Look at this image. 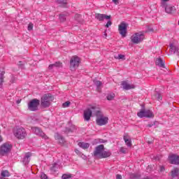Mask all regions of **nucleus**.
Segmentation results:
<instances>
[{"mask_svg": "<svg viewBox=\"0 0 179 179\" xmlns=\"http://www.w3.org/2000/svg\"><path fill=\"white\" fill-rule=\"evenodd\" d=\"M104 145L101 144L95 148L94 151V156H97L99 159H107L111 156V152L110 150H104Z\"/></svg>", "mask_w": 179, "mask_h": 179, "instance_id": "nucleus-1", "label": "nucleus"}, {"mask_svg": "<svg viewBox=\"0 0 179 179\" xmlns=\"http://www.w3.org/2000/svg\"><path fill=\"white\" fill-rule=\"evenodd\" d=\"M52 100H54V97L50 94H45L41 97V104L42 107L47 108V107L51 106V101H52Z\"/></svg>", "mask_w": 179, "mask_h": 179, "instance_id": "nucleus-2", "label": "nucleus"}, {"mask_svg": "<svg viewBox=\"0 0 179 179\" xmlns=\"http://www.w3.org/2000/svg\"><path fill=\"white\" fill-rule=\"evenodd\" d=\"M144 38L145 34L141 31L136 33L133 36H131V41L134 43V44H139V43H142V41H143Z\"/></svg>", "mask_w": 179, "mask_h": 179, "instance_id": "nucleus-3", "label": "nucleus"}, {"mask_svg": "<svg viewBox=\"0 0 179 179\" xmlns=\"http://www.w3.org/2000/svg\"><path fill=\"white\" fill-rule=\"evenodd\" d=\"M14 136L17 139H24L27 136L26 129L23 127H19L14 131Z\"/></svg>", "mask_w": 179, "mask_h": 179, "instance_id": "nucleus-4", "label": "nucleus"}, {"mask_svg": "<svg viewBox=\"0 0 179 179\" xmlns=\"http://www.w3.org/2000/svg\"><path fill=\"white\" fill-rule=\"evenodd\" d=\"M12 148H13V145H12V144H9L8 143H3L0 148L1 156H5V155H8V153H10Z\"/></svg>", "mask_w": 179, "mask_h": 179, "instance_id": "nucleus-5", "label": "nucleus"}, {"mask_svg": "<svg viewBox=\"0 0 179 179\" xmlns=\"http://www.w3.org/2000/svg\"><path fill=\"white\" fill-rule=\"evenodd\" d=\"M38 106H40V100L37 99H31L28 103V110L29 111H37Z\"/></svg>", "mask_w": 179, "mask_h": 179, "instance_id": "nucleus-6", "label": "nucleus"}, {"mask_svg": "<svg viewBox=\"0 0 179 179\" xmlns=\"http://www.w3.org/2000/svg\"><path fill=\"white\" fill-rule=\"evenodd\" d=\"M80 59L78 57H73L70 60V69L72 71H76V69L79 66Z\"/></svg>", "mask_w": 179, "mask_h": 179, "instance_id": "nucleus-7", "label": "nucleus"}, {"mask_svg": "<svg viewBox=\"0 0 179 179\" xmlns=\"http://www.w3.org/2000/svg\"><path fill=\"white\" fill-rule=\"evenodd\" d=\"M118 30L122 37H127V33L128 31V24L122 22L118 26Z\"/></svg>", "mask_w": 179, "mask_h": 179, "instance_id": "nucleus-8", "label": "nucleus"}, {"mask_svg": "<svg viewBox=\"0 0 179 179\" xmlns=\"http://www.w3.org/2000/svg\"><path fill=\"white\" fill-rule=\"evenodd\" d=\"M94 110H97V107L92 106L90 108H87L84 111V120L85 121H90V117H92V114L96 111Z\"/></svg>", "mask_w": 179, "mask_h": 179, "instance_id": "nucleus-9", "label": "nucleus"}, {"mask_svg": "<svg viewBox=\"0 0 179 179\" xmlns=\"http://www.w3.org/2000/svg\"><path fill=\"white\" fill-rule=\"evenodd\" d=\"M31 131L35 134V135H38V136H41L43 139L47 140L48 139V136L42 131L41 129L38 127H31Z\"/></svg>", "mask_w": 179, "mask_h": 179, "instance_id": "nucleus-10", "label": "nucleus"}, {"mask_svg": "<svg viewBox=\"0 0 179 179\" xmlns=\"http://www.w3.org/2000/svg\"><path fill=\"white\" fill-rule=\"evenodd\" d=\"M169 160L171 164H179V156L176 154H172L169 156Z\"/></svg>", "mask_w": 179, "mask_h": 179, "instance_id": "nucleus-11", "label": "nucleus"}, {"mask_svg": "<svg viewBox=\"0 0 179 179\" xmlns=\"http://www.w3.org/2000/svg\"><path fill=\"white\" fill-rule=\"evenodd\" d=\"M96 122L97 125L99 127H102V125H106L108 122V117H102L96 119Z\"/></svg>", "mask_w": 179, "mask_h": 179, "instance_id": "nucleus-12", "label": "nucleus"}, {"mask_svg": "<svg viewBox=\"0 0 179 179\" xmlns=\"http://www.w3.org/2000/svg\"><path fill=\"white\" fill-rule=\"evenodd\" d=\"M95 18L97 19L99 22H103L104 19L106 20H110L111 19V15H107L106 14H100V13H96L95 14Z\"/></svg>", "mask_w": 179, "mask_h": 179, "instance_id": "nucleus-13", "label": "nucleus"}, {"mask_svg": "<svg viewBox=\"0 0 179 179\" xmlns=\"http://www.w3.org/2000/svg\"><path fill=\"white\" fill-rule=\"evenodd\" d=\"M55 140L59 142V145H64V143H65V138L61 134L55 133Z\"/></svg>", "mask_w": 179, "mask_h": 179, "instance_id": "nucleus-14", "label": "nucleus"}, {"mask_svg": "<svg viewBox=\"0 0 179 179\" xmlns=\"http://www.w3.org/2000/svg\"><path fill=\"white\" fill-rule=\"evenodd\" d=\"M30 157H31V152H27L22 159V163L24 166L29 164L30 162Z\"/></svg>", "mask_w": 179, "mask_h": 179, "instance_id": "nucleus-15", "label": "nucleus"}, {"mask_svg": "<svg viewBox=\"0 0 179 179\" xmlns=\"http://www.w3.org/2000/svg\"><path fill=\"white\" fill-rule=\"evenodd\" d=\"M179 176V168H173L171 171V179H176Z\"/></svg>", "mask_w": 179, "mask_h": 179, "instance_id": "nucleus-16", "label": "nucleus"}, {"mask_svg": "<svg viewBox=\"0 0 179 179\" xmlns=\"http://www.w3.org/2000/svg\"><path fill=\"white\" fill-rule=\"evenodd\" d=\"M122 85L123 86V89L124 90H131V89H135V85H130L129 83H127V81L122 82Z\"/></svg>", "mask_w": 179, "mask_h": 179, "instance_id": "nucleus-17", "label": "nucleus"}, {"mask_svg": "<svg viewBox=\"0 0 179 179\" xmlns=\"http://www.w3.org/2000/svg\"><path fill=\"white\" fill-rule=\"evenodd\" d=\"M155 65L159 66V68H166L164 65V62L162 57H159L155 61Z\"/></svg>", "mask_w": 179, "mask_h": 179, "instance_id": "nucleus-18", "label": "nucleus"}, {"mask_svg": "<svg viewBox=\"0 0 179 179\" xmlns=\"http://www.w3.org/2000/svg\"><path fill=\"white\" fill-rule=\"evenodd\" d=\"M169 47L171 48V51L172 52H173V54H176V55H178V57H179V48L176 46L174 45V44L171 43L169 45Z\"/></svg>", "mask_w": 179, "mask_h": 179, "instance_id": "nucleus-19", "label": "nucleus"}, {"mask_svg": "<svg viewBox=\"0 0 179 179\" xmlns=\"http://www.w3.org/2000/svg\"><path fill=\"white\" fill-rule=\"evenodd\" d=\"M123 139L127 146H128L129 148H131V146H132V141H131V138H129V136L124 135L123 137Z\"/></svg>", "mask_w": 179, "mask_h": 179, "instance_id": "nucleus-20", "label": "nucleus"}, {"mask_svg": "<svg viewBox=\"0 0 179 179\" xmlns=\"http://www.w3.org/2000/svg\"><path fill=\"white\" fill-rule=\"evenodd\" d=\"M165 11L166 13H174V12H176V7L173 6H166L165 7Z\"/></svg>", "mask_w": 179, "mask_h": 179, "instance_id": "nucleus-21", "label": "nucleus"}, {"mask_svg": "<svg viewBox=\"0 0 179 179\" xmlns=\"http://www.w3.org/2000/svg\"><path fill=\"white\" fill-rule=\"evenodd\" d=\"M53 68H62V62H57L55 64H50L48 66L49 69H52Z\"/></svg>", "mask_w": 179, "mask_h": 179, "instance_id": "nucleus-22", "label": "nucleus"}, {"mask_svg": "<svg viewBox=\"0 0 179 179\" xmlns=\"http://www.w3.org/2000/svg\"><path fill=\"white\" fill-rule=\"evenodd\" d=\"M56 2L60 5L62 8H66V5H68L67 0H56Z\"/></svg>", "mask_w": 179, "mask_h": 179, "instance_id": "nucleus-23", "label": "nucleus"}, {"mask_svg": "<svg viewBox=\"0 0 179 179\" xmlns=\"http://www.w3.org/2000/svg\"><path fill=\"white\" fill-rule=\"evenodd\" d=\"M163 99V97L162 96V94L159 92H155L152 96V100H158V101H160Z\"/></svg>", "mask_w": 179, "mask_h": 179, "instance_id": "nucleus-24", "label": "nucleus"}, {"mask_svg": "<svg viewBox=\"0 0 179 179\" xmlns=\"http://www.w3.org/2000/svg\"><path fill=\"white\" fill-rule=\"evenodd\" d=\"M94 114L96 115V118H101L104 117V115H103V112L99 110L97 108L96 110H94Z\"/></svg>", "mask_w": 179, "mask_h": 179, "instance_id": "nucleus-25", "label": "nucleus"}, {"mask_svg": "<svg viewBox=\"0 0 179 179\" xmlns=\"http://www.w3.org/2000/svg\"><path fill=\"white\" fill-rule=\"evenodd\" d=\"M78 146L82 149H89L90 144L85 142L78 143Z\"/></svg>", "mask_w": 179, "mask_h": 179, "instance_id": "nucleus-26", "label": "nucleus"}, {"mask_svg": "<svg viewBox=\"0 0 179 179\" xmlns=\"http://www.w3.org/2000/svg\"><path fill=\"white\" fill-rule=\"evenodd\" d=\"M144 114L146 118H152L154 117L153 113L150 110H144Z\"/></svg>", "mask_w": 179, "mask_h": 179, "instance_id": "nucleus-27", "label": "nucleus"}, {"mask_svg": "<svg viewBox=\"0 0 179 179\" xmlns=\"http://www.w3.org/2000/svg\"><path fill=\"white\" fill-rule=\"evenodd\" d=\"M94 85L96 86V89L98 92H100L101 86H103V83L100 80L94 81Z\"/></svg>", "mask_w": 179, "mask_h": 179, "instance_id": "nucleus-28", "label": "nucleus"}, {"mask_svg": "<svg viewBox=\"0 0 179 179\" xmlns=\"http://www.w3.org/2000/svg\"><path fill=\"white\" fill-rule=\"evenodd\" d=\"M3 79H5V71H1L0 73V86L2 87L3 85Z\"/></svg>", "mask_w": 179, "mask_h": 179, "instance_id": "nucleus-29", "label": "nucleus"}, {"mask_svg": "<svg viewBox=\"0 0 179 179\" xmlns=\"http://www.w3.org/2000/svg\"><path fill=\"white\" fill-rule=\"evenodd\" d=\"M1 177H9L10 176V173H9V171L8 170L2 171L1 173Z\"/></svg>", "mask_w": 179, "mask_h": 179, "instance_id": "nucleus-30", "label": "nucleus"}, {"mask_svg": "<svg viewBox=\"0 0 179 179\" xmlns=\"http://www.w3.org/2000/svg\"><path fill=\"white\" fill-rule=\"evenodd\" d=\"M137 115L139 117V118H143V117H145V110H141V111L138 112Z\"/></svg>", "mask_w": 179, "mask_h": 179, "instance_id": "nucleus-31", "label": "nucleus"}, {"mask_svg": "<svg viewBox=\"0 0 179 179\" xmlns=\"http://www.w3.org/2000/svg\"><path fill=\"white\" fill-rule=\"evenodd\" d=\"M69 178H72V174L69 173H64L62 175V179H69Z\"/></svg>", "mask_w": 179, "mask_h": 179, "instance_id": "nucleus-32", "label": "nucleus"}, {"mask_svg": "<svg viewBox=\"0 0 179 179\" xmlns=\"http://www.w3.org/2000/svg\"><path fill=\"white\" fill-rule=\"evenodd\" d=\"M114 97H115V94H109L106 96V99H107V100L111 101V100H114Z\"/></svg>", "mask_w": 179, "mask_h": 179, "instance_id": "nucleus-33", "label": "nucleus"}, {"mask_svg": "<svg viewBox=\"0 0 179 179\" xmlns=\"http://www.w3.org/2000/svg\"><path fill=\"white\" fill-rule=\"evenodd\" d=\"M115 59H122L125 61V55H118L117 56H115Z\"/></svg>", "mask_w": 179, "mask_h": 179, "instance_id": "nucleus-34", "label": "nucleus"}, {"mask_svg": "<svg viewBox=\"0 0 179 179\" xmlns=\"http://www.w3.org/2000/svg\"><path fill=\"white\" fill-rule=\"evenodd\" d=\"M59 18L60 20V22H64V20H66V17L64 14H60L59 15Z\"/></svg>", "mask_w": 179, "mask_h": 179, "instance_id": "nucleus-35", "label": "nucleus"}, {"mask_svg": "<svg viewBox=\"0 0 179 179\" xmlns=\"http://www.w3.org/2000/svg\"><path fill=\"white\" fill-rule=\"evenodd\" d=\"M69 106H71V102L69 101H67L66 102H64L63 104H62V107L64 108H66V107H69Z\"/></svg>", "mask_w": 179, "mask_h": 179, "instance_id": "nucleus-36", "label": "nucleus"}, {"mask_svg": "<svg viewBox=\"0 0 179 179\" xmlns=\"http://www.w3.org/2000/svg\"><path fill=\"white\" fill-rule=\"evenodd\" d=\"M18 66H20V68H21V69H24V64H23V62L20 61L18 63Z\"/></svg>", "mask_w": 179, "mask_h": 179, "instance_id": "nucleus-37", "label": "nucleus"}, {"mask_svg": "<svg viewBox=\"0 0 179 179\" xmlns=\"http://www.w3.org/2000/svg\"><path fill=\"white\" fill-rule=\"evenodd\" d=\"M56 167H57V164H54L52 166L50 167L51 171H57Z\"/></svg>", "mask_w": 179, "mask_h": 179, "instance_id": "nucleus-38", "label": "nucleus"}, {"mask_svg": "<svg viewBox=\"0 0 179 179\" xmlns=\"http://www.w3.org/2000/svg\"><path fill=\"white\" fill-rule=\"evenodd\" d=\"M65 134H69V132H73L71 128L66 127L64 131Z\"/></svg>", "mask_w": 179, "mask_h": 179, "instance_id": "nucleus-39", "label": "nucleus"}, {"mask_svg": "<svg viewBox=\"0 0 179 179\" xmlns=\"http://www.w3.org/2000/svg\"><path fill=\"white\" fill-rule=\"evenodd\" d=\"M74 17H75L76 20H77L78 22H80V20L79 19H80V17H82V16L79 14H76Z\"/></svg>", "mask_w": 179, "mask_h": 179, "instance_id": "nucleus-40", "label": "nucleus"}, {"mask_svg": "<svg viewBox=\"0 0 179 179\" xmlns=\"http://www.w3.org/2000/svg\"><path fill=\"white\" fill-rule=\"evenodd\" d=\"M41 179H48V177L47 176V175H45V173H43L41 174Z\"/></svg>", "mask_w": 179, "mask_h": 179, "instance_id": "nucleus-41", "label": "nucleus"}, {"mask_svg": "<svg viewBox=\"0 0 179 179\" xmlns=\"http://www.w3.org/2000/svg\"><path fill=\"white\" fill-rule=\"evenodd\" d=\"M28 30H33V23L30 22L28 25Z\"/></svg>", "mask_w": 179, "mask_h": 179, "instance_id": "nucleus-42", "label": "nucleus"}, {"mask_svg": "<svg viewBox=\"0 0 179 179\" xmlns=\"http://www.w3.org/2000/svg\"><path fill=\"white\" fill-rule=\"evenodd\" d=\"M111 24H113V22H111V20H108L107 24L105 25V27H109Z\"/></svg>", "mask_w": 179, "mask_h": 179, "instance_id": "nucleus-43", "label": "nucleus"}, {"mask_svg": "<svg viewBox=\"0 0 179 179\" xmlns=\"http://www.w3.org/2000/svg\"><path fill=\"white\" fill-rule=\"evenodd\" d=\"M120 152H121V153H127V149L126 148H120Z\"/></svg>", "mask_w": 179, "mask_h": 179, "instance_id": "nucleus-44", "label": "nucleus"}, {"mask_svg": "<svg viewBox=\"0 0 179 179\" xmlns=\"http://www.w3.org/2000/svg\"><path fill=\"white\" fill-rule=\"evenodd\" d=\"M115 5H118L120 3V0H112Z\"/></svg>", "mask_w": 179, "mask_h": 179, "instance_id": "nucleus-45", "label": "nucleus"}, {"mask_svg": "<svg viewBox=\"0 0 179 179\" xmlns=\"http://www.w3.org/2000/svg\"><path fill=\"white\" fill-rule=\"evenodd\" d=\"M153 125H155V122H154V123L148 124L147 125V127H148V128H152V127H153Z\"/></svg>", "mask_w": 179, "mask_h": 179, "instance_id": "nucleus-46", "label": "nucleus"}, {"mask_svg": "<svg viewBox=\"0 0 179 179\" xmlns=\"http://www.w3.org/2000/svg\"><path fill=\"white\" fill-rule=\"evenodd\" d=\"M116 179H122V176L121 175H120V174H117L116 176Z\"/></svg>", "mask_w": 179, "mask_h": 179, "instance_id": "nucleus-47", "label": "nucleus"}, {"mask_svg": "<svg viewBox=\"0 0 179 179\" xmlns=\"http://www.w3.org/2000/svg\"><path fill=\"white\" fill-rule=\"evenodd\" d=\"M107 31H104V34H103V38H107V32H106Z\"/></svg>", "mask_w": 179, "mask_h": 179, "instance_id": "nucleus-48", "label": "nucleus"}, {"mask_svg": "<svg viewBox=\"0 0 179 179\" xmlns=\"http://www.w3.org/2000/svg\"><path fill=\"white\" fill-rule=\"evenodd\" d=\"M165 169L164 166H160L159 171H164Z\"/></svg>", "mask_w": 179, "mask_h": 179, "instance_id": "nucleus-49", "label": "nucleus"}, {"mask_svg": "<svg viewBox=\"0 0 179 179\" xmlns=\"http://www.w3.org/2000/svg\"><path fill=\"white\" fill-rule=\"evenodd\" d=\"M21 102H22V99H18L16 101L17 104H20Z\"/></svg>", "mask_w": 179, "mask_h": 179, "instance_id": "nucleus-50", "label": "nucleus"}, {"mask_svg": "<svg viewBox=\"0 0 179 179\" xmlns=\"http://www.w3.org/2000/svg\"><path fill=\"white\" fill-rule=\"evenodd\" d=\"M154 31L153 28H148V31H146V32H148V31Z\"/></svg>", "mask_w": 179, "mask_h": 179, "instance_id": "nucleus-51", "label": "nucleus"}, {"mask_svg": "<svg viewBox=\"0 0 179 179\" xmlns=\"http://www.w3.org/2000/svg\"><path fill=\"white\" fill-rule=\"evenodd\" d=\"M162 5H164V6H166V3L164 2H167L168 0H162Z\"/></svg>", "mask_w": 179, "mask_h": 179, "instance_id": "nucleus-52", "label": "nucleus"}, {"mask_svg": "<svg viewBox=\"0 0 179 179\" xmlns=\"http://www.w3.org/2000/svg\"><path fill=\"white\" fill-rule=\"evenodd\" d=\"M154 159H155V160H160V157H155Z\"/></svg>", "mask_w": 179, "mask_h": 179, "instance_id": "nucleus-53", "label": "nucleus"}, {"mask_svg": "<svg viewBox=\"0 0 179 179\" xmlns=\"http://www.w3.org/2000/svg\"><path fill=\"white\" fill-rule=\"evenodd\" d=\"M0 142H2V136H0Z\"/></svg>", "mask_w": 179, "mask_h": 179, "instance_id": "nucleus-54", "label": "nucleus"}, {"mask_svg": "<svg viewBox=\"0 0 179 179\" xmlns=\"http://www.w3.org/2000/svg\"><path fill=\"white\" fill-rule=\"evenodd\" d=\"M148 143L150 145V143H153L152 141H148Z\"/></svg>", "mask_w": 179, "mask_h": 179, "instance_id": "nucleus-55", "label": "nucleus"}, {"mask_svg": "<svg viewBox=\"0 0 179 179\" xmlns=\"http://www.w3.org/2000/svg\"><path fill=\"white\" fill-rule=\"evenodd\" d=\"M0 179H6V178H0Z\"/></svg>", "mask_w": 179, "mask_h": 179, "instance_id": "nucleus-56", "label": "nucleus"}, {"mask_svg": "<svg viewBox=\"0 0 179 179\" xmlns=\"http://www.w3.org/2000/svg\"><path fill=\"white\" fill-rule=\"evenodd\" d=\"M177 178L179 179V176H178V177Z\"/></svg>", "mask_w": 179, "mask_h": 179, "instance_id": "nucleus-57", "label": "nucleus"}]
</instances>
